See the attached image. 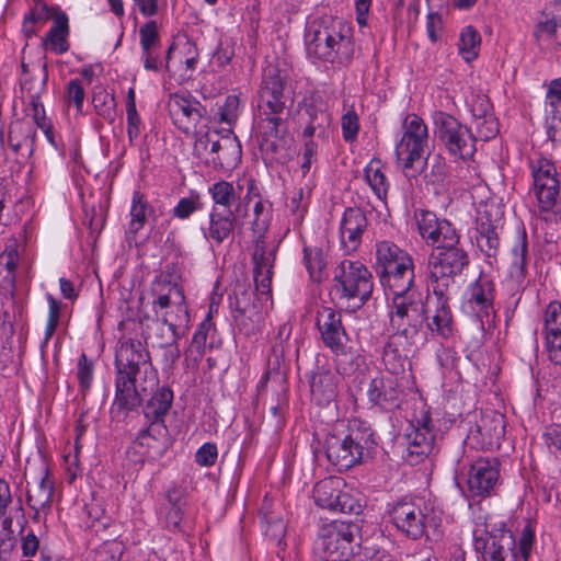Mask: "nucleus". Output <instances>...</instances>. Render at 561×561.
<instances>
[{
	"instance_id": "1",
	"label": "nucleus",
	"mask_w": 561,
	"mask_h": 561,
	"mask_svg": "<svg viewBox=\"0 0 561 561\" xmlns=\"http://www.w3.org/2000/svg\"><path fill=\"white\" fill-rule=\"evenodd\" d=\"M116 391L111 412L125 415L140 405L142 396L158 385V374L140 341H122L115 353Z\"/></svg>"
},
{
	"instance_id": "2",
	"label": "nucleus",
	"mask_w": 561,
	"mask_h": 561,
	"mask_svg": "<svg viewBox=\"0 0 561 561\" xmlns=\"http://www.w3.org/2000/svg\"><path fill=\"white\" fill-rule=\"evenodd\" d=\"M344 31L340 21H313L306 31L308 55L331 64H348L354 48L351 37Z\"/></svg>"
},
{
	"instance_id": "3",
	"label": "nucleus",
	"mask_w": 561,
	"mask_h": 561,
	"mask_svg": "<svg viewBox=\"0 0 561 561\" xmlns=\"http://www.w3.org/2000/svg\"><path fill=\"white\" fill-rule=\"evenodd\" d=\"M193 153L198 158L207 157L206 163L214 170L232 171L241 162L242 148L231 128L214 129L196 135Z\"/></svg>"
},
{
	"instance_id": "4",
	"label": "nucleus",
	"mask_w": 561,
	"mask_h": 561,
	"mask_svg": "<svg viewBox=\"0 0 561 561\" xmlns=\"http://www.w3.org/2000/svg\"><path fill=\"white\" fill-rule=\"evenodd\" d=\"M369 426L359 421L350 424L348 433L344 436L329 434L324 439V451L328 460L343 471L359 463L364 449L375 442Z\"/></svg>"
},
{
	"instance_id": "5",
	"label": "nucleus",
	"mask_w": 561,
	"mask_h": 561,
	"mask_svg": "<svg viewBox=\"0 0 561 561\" xmlns=\"http://www.w3.org/2000/svg\"><path fill=\"white\" fill-rule=\"evenodd\" d=\"M402 128L403 135L396 147V156L404 175L412 179L416 178L425 165L422 159L428 144V130L424 121L416 114L407 115Z\"/></svg>"
},
{
	"instance_id": "6",
	"label": "nucleus",
	"mask_w": 561,
	"mask_h": 561,
	"mask_svg": "<svg viewBox=\"0 0 561 561\" xmlns=\"http://www.w3.org/2000/svg\"><path fill=\"white\" fill-rule=\"evenodd\" d=\"M333 291L347 307L359 308L373 293L371 274L360 262L344 260L335 270Z\"/></svg>"
},
{
	"instance_id": "7",
	"label": "nucleus",
	"mask_w": 561,
	"mask_h": 561,
	"mask_svg": "<svg viewBox=\"0 0 561 561\" xmlns=\"http://www.w3.org/2000/svg\"><path fill=\"white\" fill-rule=\"evenodd\" d=\"M426 309L417 290L394 295L390 325L394 335L414 341L425 320Z\"/></svg>"
},
{
	"instance_id": "8",
	"label": "nucleus",
	"mask_w": 561,
	"mask_h": 561,
	"mask_svg": "<svg viewBox=\"0 0 561 561\" xmlns=\"http://www.w3.org/2000/svg\"><path fill=\"white\" fill-rule=\"evenodd\" d=\"M433 124L435 136L450 156L462 160L473 157L477 139L455 116L436 111L433 113Z\"/></svg>"
},
{
	"instance_id": "9",
	"label": "nucleus",
	"mask_w": 561,
	"mask_h": 561,
	"mask_svg": "<svg viewBox=\"0 0 561 561\" xmlns=\"http://www.w3.org/2000/svg\"><path fill=\"white\" fill-rule=\"evenodd\" d=\"M485 518L483 524H477L473 530L474 549L482 554L484 561H516V542L513 534L505 529L493 528Z\"/></svg>"
},
{
	"instance_id": "10",
	"label": "nucleus",
	"mask_w": 561,
	"mask_h": 561,
	"mask_svg": "<svg viewBox=\"0 0 561 561\" xmlns=\"http://www.w3.org/2000/svg\"><path fill=\"white\" fill-rule=\"evenodd\" d=\"M318 549L323 561L352 560L359 549V545L355 541L354 527L339 522L323 526Z\"/></svg>"
},
{
	"instance_id": "11",
	"label": "nucleus",
	"mask_w": 561,
	"mask_h": 561,
	"mask_svg": "<svg viewBox=\"0 0 561 561\" xmlns=\"http://www.w3.org/2000/svg\"><path fill=\"white\" fill-rule=\"evenodd\" d=\"M316 504L324 510L342 514H359L362 504L350 490L344 489L343 479L330 477L313 488Z\"/></svg>"
},
{
	"instance_id": "12",
	"label": "nucleus",
	"mask_w": 561,
	"mask_h": 561,
	"mask_svg": "<svg viewBox=\"0 0 561 561\" xmlns=\"http://www.w3.org/2000/svg\"><path fill=\"white\" fill-rule=\"evenodd\" d=\"M428 260L430 277L434 286L445 290L455 276L462 273L469 264L468 253L457 244L437 249Z\"/></svg>"
},
{
	"instance_id": "13",
	"label": "nucleus",
	"mask_w": 561,
	"mask_h": 561,
	"mask_svg": "<svg viewBox=\"0 0 561 561\" xmlns=\"http://www.w3.org/2000/svg\"><path fill=\"white\" fill-rule=\"evenodd\" d=\"M493 283L488 277H479L470 285L462 310L477 319L480 329L485 331L493 325Z\"/></svg>"
},
{
	"instance_id": "14",
	"label": "nucleus",
	"mask_w": 561,
	"mask_h": 561,
	"mask_svg": "<svg viewBox=\"0 0 561 561\" xmlns=\"http://www.w3.org/2000/svg\"><path fill=\"white\" fill-rule=\"evenodd\" d=\"M168 111L173 124L186 135L197 134V126L207 117L206 107L191 94L172 93L168 101Z\"/></svg>"
},
{
	"instance_id": "15",
	"label": "nucleus",
	"mask_w": 561,
	"mask_h": 561,
	"mask_svg": "<svg viewBox=\"0 0 561 561\" xmlns=\"http://www.w3.org/2000/svg\"><path fill=\"white\" fill-rule=\"evenodd\" d=\"M153 296V310L159 316L158 309H174L176 320L188 321V311L185 305L183 289L172 280L170 275L161 274L151 284Z\"/></svg>"
},
{
	"instance_id": "16",
	"label": "nucleus",
	"mask_w": 561,
	"mask_h": 561,
	"mask_svg": "<svg viewBox=\"0 0 561 561\" xmlns=\"http://www.w3.org/2000/svg\"><path fill=\"white\" fill-rule=\"evenodd\" d=\"M390 520L396 528L411 539H419L425 534L426 514L420 504L401 500L389 512Z\"/></svg>"
},
{
	"instance_id": "17",
	"label": "nucleus",
	"mask_w": 561,
	"mask_h": 561,
	"mask_svg": "<svg viewBox=\"0 0 561 561\" xmlns=\"http://www.w3.org/2000/svg\"><path fill=\"white\" fill-rule=\"evenodd\" d=\"M421 237L437 249L458 244L459 237L449 220L440 219L436 213H420L415 216Z\"/></svg>"
},
{
	"instance_id": "18",
	"label": "nucleus",
	"mask_w": 561,
	"mask_h": 561,
	"mask_svg": "<svg viewBox=\"0 0 561 561\" xmlns=\"http://www.w3.org/2000/svg\"><path fill=\"white\" fill-rule=\"evenodd\" d=\"M431 417L427 412L412 421L404 434L408 457L410 461H417L419 457L427 456L434 447L435 435L431 427Z\"/></svg>"
},
{
	"instance_id": "19",
	"label": "nucleus",
	"mask_w": 561,
	"mask_h": 561,
	"mask_svg": "<svg viewBox=\"0 0 561 561\" xmlns=\"http://www.w3.org/2000/svg\"><path fill=\"white\" fill-rule=\"evenodd\" d=\"M172 401L173 391L169 387H161L150 398L145 407V416L151 422V424L137 437L139 445L151 447V440H154L153 433L163 427V416L170 410Z\"/></svg>"
},
{
	"instance_id": "20",
	"label": "nucleus",
	"mask_w": 561,
	"mask_h": 561,
	"mask_svg": "<svg viewBox=\"0 0 561 561\" xmlns=\"http://www.w3.org/2000/svg\"><path fill=\"white\" fill-rule=\"evenodd\" d=\"M535 194L541 205V210H550L557 202L560 182L557 179V169L551 161L541 160L533 171Z\"/></svg>"
},
{
	"instance_id": "21",
	"label": "nucleus",
	"mask_w": 561,
	"mask_h": 561,
	"mask_svg": "<svg viewBox=\"0 0 561 561\" xmlns=\"http://www.w3.org/2000/svg\"><path fill=\"white\" fill-rule=\"evenodd\" d=\"M502 228L503 216L500 213H479L477 216V244L488 257H494L499 253Z\"/></svg>"
},
{
	"instance_id": "22",
	"label": "nucleus",
	"mask_w": 561,
	"mask_h": 561,
	"mask_svg": "<svg viewBox=\"0 0 561 561\" xmlns=\"http://www.w3.org/2000/svg\"><path fill=\"white\" fill-rule=\"evenodd\" d=\"M381 283L387 286L392 295H400L416 290L414 285V264L410 255L403 256L383 270L378 272Z\"/></svg>"
},
{
	"instance_id": "23",
	"label": "nucleus",
	"mask_w": 561,
	"mask_h": 561,
	"mask_svg": "<svg viewBox=\"0 0 561 561\" xmlns=\"http://www.w3.org/2000/svg\"><path fill=\"white\" fill-rule=\"evenodd\" d=\"M500 470L495 459L480 458L468 472V488L472 495H489L499 481Z\"/></svg>"
},
{
	"instance_id": "24",
	"label": "nucleus",
	"mask_w": 561,
	"mask_h": 561,
	"mask_svg": "<svg viewBox=\"0 0 561 561\" xmlns=\"http://www.w3.org/2000/svg\"><path fill=\"white\" fill-rule=\"evenodd\" d=\"M251 296L247 290L237 295L233 310V320L245 335L256 334L264 323V312L257 304L251 302Z\"/></svg>"
},
{
	"instance_id": "25",
	"label": "nucleus",
	"mask_w": 561,
	"mask_h": 561,
	"mask_svg": "<svg viewBox=\"0 0 561 561\" xmlns=\"http://www.w3.org/2000/svg\"><path fill=\"white\" fill-rule=\"evenodd\" d=\"M316 323L321 334V340L329 348L341 346L348 342V335L342 324V316L330 307H321L317 312Z\"/></svg>"
},
{
	"instance_id": "26",
	"label": "nucleus",
	"mask_w": 561,
	"mask_h": 561,
	"mask_svg": "<svg viewBox=\"0 0 561 561\" xmlns=\"http://www.w3.org/2000/svg\"><path fill=\"white\" fill-rule=\"evenodd\" d=\"M413 346L414 341L391 334L382 355L386 369L393 375L404 373L411 366L410 356L414 351Z\"/></svg>"
},
{
	"instance_id": "27",
	"label": "nucleus",
	"mask_w": 561,
	"mask_h": 561,
	"mask_svg": "<svg viewBox=\"0 0 561 561\" xmlns=\"http://www.w3.org/2000/svg\"><path fill=\"white\" fill-rule=\"evenodd\" d=\"M433 291L436 296V300L434 309L426 310V313H430L426 318L427 328L432 333L443 339H448L454 332V319L448 299L444 296V290L439 285L434 286Z\"/></svg>"
},
{
	"instance_id": "28",
	"label": "nucleus",
	"mask_w": 561,
	"mask_h": 561,
	"mask_svg": "<svg viewBox=\"0 0 561 561\" xmlns=\"http://www.w3.org/2000/svg\"><path fill=\"white\" fill-rule=\"evenodd\" d=\"M254 264V283L255 290L261 297L267 300L271 294L272 274L275 261V250L266 249L263 244L259 243L252 254Z\"/></svg>"
},
{
	"instance_id": "29",
	"label": "nucleus",
	"mask_w": 561,
	"mask_h": 561,
	"mask_svg": "<svg viewBox=\"0 0 561 561\" xmlns=\"http://www.w3.org/2000/svg\"><path fill=\"white\" fill-rule=\"evenodd\" d=\"M339 377L332 370L317 367L311 374L309 385L312 400L319 405L333 402L337 394Z\"/></svg>"
},
{
	"instance_id": "30",
	"label": "nucleus",
	"mask_w": 561,
	"mask_h": 561,
	"mask_svg": "<svg viewBox=\"0 0 561 561\" xmlns=\"http://www.w3.org/2000/svg\"><path fill=\"white\" fill-rule=\"evenodd\" d=\"M170 316L171 312L162 314L161 318L156 316L157 318L150 324H147V339L159 347L173 346L180 337L178 328L185 323L176 320V318L172 319Z\"/></svg>"
},
{
	"instance_id": "31",
	"label": "nucleus",
	"mask_w": 561,
	"mask_h": 561,
	"mask_svg": "<svg viewBox=\"0 0 561 561\" xmlns=\"http://www.w3.org/2000/svg\"><path fill=\"white\" fill-rule=\"evenodd\" d=\"M53 15V26L47 33L44 45L55 54L61 55L68 51L69 43V20L66 14L58 5H55Z\"/></svg>"
},
{
	"instance_id": "32",
	"label": "nucleus",
	"mask_w": 561,
	"mask_h": 561,
	"mask_svg": "<svg viewBox=\"0 0 561 561\" xmlns=\"http://www.w3.org/2000/svg\"><path fill=\"white\" fill-rule=\"evenodd\" d=\"M18 240L10 239L0 254V286L8 291L15 288V272L19 263Z\"/></svg>"
},
{
	"instance_id": "33",
	"label": "nucleus",
	"mask_w": 561,
	"mask_h": 561,
	"mask_svg": "<svg viewBox=\"0 0 561 561\" xmlns=\"http://www.w3.org/2000/svg\"><path fill=\"white\" fill-rule=\"evenodd\" d=\"M305 115L307 125L304 129V136L310 138L317 134L319 137H323L331 124V115L323 104H317L314 101L305 103Z\"/></svg>"
},
{
	"instance_id": "34",
	"label": "nucleus",
	"mask_w": 561,
	"mask_h": 561,
	"mask_svg": "<svg viewBox=\"0 0 561 561\" xmlns=\"http://www.w3.org/2000/svg\"><path fill=\"white\" fill-rule=\"evenodd\" d=\"M527 254V234L523 228L518 234L516 244L512 249V262L510 267V277L517 285H520L526 277Z\"/></svg>"
},
{
	"instance_id": "35",
	"label": "nucleus",
	"mask_w": 561,
	"mask_h": 561,
	"mask_svg": "<svg viewBox=\"0 0 561 561\" xmlns=\"http://www.w3.org/2000/svg\"><path fill=\"white\" fill-rule=\"evenodd\" d=\"M185 504L186 502L182 490L174 488L168 491L167 503L164 504V523L168 529H180Z\"/></svg>"
},
{
	"instance_id": "36",
	"label": "nucleus",
	"mask_w": 561,
	"mask_h": 561,
	"mask_svg": "<svg viewBox=\"0 0 561 561\" xmlns=\"http://www.w3.org/2000/svg\"><path fill=\"white\" fill-rule=\"evenodd\" d=\"M55 7H48L44 0L35 1L34 5L24 15L22 31L30 38L37 33L36 25H43L48 20H53Z\"/></svg>"
},
{
	"instance_id": "37",
	"label": "nucleus",
	"mask_w": 561,
	"mask_h": 561,
	"mask_svg": "<svg viewBox=\"0 0 561 561\" xmlns=\"http://www.w3.org/2000/svg\"><path fill=\"white\" fill-rule=\"evenodd\" d=\"M367 227L365 213H344L341 221V238L343 242L348 241L355 248L360 236Z\"/></svg>"
},
{
	"instance_id": "38",
	"label": "nucleus",
	"mask_w": 561,
	"mask_h": 561,
	"mask_svg": "<svg viewBox=\"0 0 561 561\" xmlns=\"http://www.w3.org/2000/svg\"><path fill=\"white\" fill-rule=\"evenodd\" d=\"M490 104L486 99H481L480 107L472 108L476 117V128L479 137L483 140L492 139L499 133V124L496 118L489 113Z\"/></svg>"
},
{
	"instance_id": "39",
	"label": "nucleus",
	"mask_w": 561,
	"mask_h": 561,
	"mask_svg": "<svg viewBox=\"0 0 561 561\" xmlns=\"http://www.w3.org/2000/svg\"><path fill=\"white\" fill-rule=\"evenodd\" d=\"M341 343V346L330 348L334 354V360L339 373L350 375L360 366V355L357 350L347 344Z\"/></svg>"
},
{
	"instance_id": "40",
	"label": "nucleus",
	"mask_w": 561,
	"mask_h": 561,
	"mask_svg": "<svg viewBox=\"0 0 561 561\" xmlns=\"http://www.w3.org/2000/svg\"><path fill=\"white\" fill-rule=\"evenodd\" d=\"M209 193L216 205L230 209L234 207L238 194L242 193V184L218 181L209 188Z\"/></svg>"
},
{
	"instance_id": "41",
	"label": "nucleus",
	"mask_w": 561,
	"mask_h": 561,
	"mask_svg": "<svg viewBox=\"0 0 561 561\" xmlns=\"http://www.w3.org/2000/svg\"><path fill=\"white\" fill-rule=\"evenodd\" d=\"M234 221L233 213H210L208 237L222 242L233 231Z\"/></svg>"
},
{
	"instance_id": "42",
	"label": "nucleus",
	"mask_w": 561,
	"mask_h": 561,
	"mask_svg": "<svg viewBox=\"0 0 561 561\" xmlns=\"http://www.w3.org/2000/svg\"><path fill=\"white\" fill-rule=\"evenodd\" d=\"M53 496V481L49 479L47 472L39 482L27 490V502L30 506L39 511L49 505Z\"/></svg>"
},
{
	"instance_id": "43",
	"label": "nucleus",
	"mask_w": 561,
	"mask_h": 561,
	"mask_svg": "<svg viewBox=\"0 0 561 561\" xmlns=\"http://www.w3.org/2000/svg\"><path fill=\"white\" fill-rule=\"evenodd\" d=\"M234 210H264L263 199L254 180L242 184V193L238 194Z\"/></svg>"
},
{
	"instance_id": "44",
	"label": "nucleus",
	"mask_w": 561,
	"mask_h": 561,
	"mask_svg": "<svg viewBox=\"0 0 561 561\" xmlns=\"http://www.w3.org/2000/svg\"><path fill=\"white\" fill-rule=\"evenodd\" d=\"M559 27H561V18L552 11L543 9L537 18L534 35L538 41H550Z\"/></svg>"
},
{
	"instance_id": "45",
	"label": "nucleus",
	"mask_w": 561,
	"mask_h": 561,
	"mask_svg": "<svg viewBox=\"0 0 561 561\" xmlns=\"http://www.w3.org/2000/svg\"><path fill=\"white\" fill-rule=\"evenodd\" d=\"M266 94L280 100L284 98V80L275 67H268L263 73L259 98H265Z\"/></svg>"
},
{
	"instance_id": "46",
	"label": "nucleus",
	"mask_w": 561,
	"mask_h": 561,
	"mask_svg": "<svg viewBox=\"0 0 561 561\" xmlns=\"http://www.w3.org/2000/svg\"><path fill=\"white\" fill-rule=\"evenodd\" d=\"M266 94L280 100L284 98V80L275 67H268L263 73L259 98H265Z\"/></svg>"
},
{
	"instance_id": "47",
	"label": "nucleus",
	"mask_w": 561,
	"mask_h": 561,
	"mask_svg": "<svg viewBox=\"0 0 561 561\" xmlns=\"http://www.w3.org/2000/svg\"><path fill=\"white\" fill-rule=\"evenodd\" d=\"M481 44L479 32L471 25L466 26L460 34L459 54L470 62L478 57Z\"/></svg>"
},
{
	"instance_id": "48",
	"label": "nucleus",
	"mask_w": 561,
	"mask_h": 561,
	"mask_svg": "<svg viewBox=\"0 0 561 561\" xmlns=\"http://www.w3.org/2000/svg\"><path fill=\"white\" fill-rule=\"evenodd\" d=\"M379 161H370L365 168V178L376 196L380 201H386L389 184L385 173L379 167Z\"/></svg>"
},
{
	"instance_id": "49",
	"label": "nucleus",
	"mask_w": 561,
	"mask_h": 561,
	"mask_svg": "<svg viewBox=\"0 0 561 561\" xmlns=\"http://www.w3.org/2000/svg\"><path fill=\"white\" fill-rule=\"evenodd\" d=\"M409 254L401 250L398 245L389 241H381L377 244L376 257H377V273L380 270L386 268L390 264L398 262L401 256H408Z\"/></svg>"
},
{
	"instance_id": "50",
	"label": "nucleus",
	"mask_w": 561,
	"mask_h": 561,
	"mask_svg": "<svg viewBox=\"0 0 561 561\" xmlns=\"http://www.w3.org/2000/svg\"><path fill=\"white\" fill-rule=\"evenodd\" d=\"M92 103L100 116L110 121L114 119L116 106L114 95L110 94L105 89L101 88L94 91Z\"/></svg>"
},
{
	"instance_id": "51",
	"label": "nucleus",
	"mask_w": 561,
	"mask_h": 561,
	"mask_svg": "<svg viewBox=\"0 0 561 561\" xmlns=\"http://www.w3.org/2000/svg\"><path fill=\"white\" fill-rule=\"evenodd\" d=\"M30 106H31V115L34 121V123L37 125L38 128L44 130V133L49 136L51 134V124L46 118L45 115V108L41 101L39 91L30 94Z\"/></svg>"
},
{
	"instance_id": "52",
	"label": "nucleus",
	"mask_w": 561,
	"mask_h": 561,
	"mask_svg": "<svg viewBox=\"0 0 561 561\" xmlns=\"http://www.w3.org/2000/svg\"><path fill=\"white\" fill-rule=\"evenodd\" d=\"M283 113H272L268 110H261L260 127L263 129L266 138L278 137L284 119L282 118Z\"/></svg>"
},
{
	"instance_id": "53",
	"label": "nucleus",
	"mask_w": 561,
	"mask_h": 561,
	"mask_svg": "<svg viewBox=\"0 0 561 561\" xmlns=\"http://www.w3.org/2000/svg\"><path fill=\"white\" fill-rule=\"evenodd\" d=\"M240 100L239 96L231 94L225 100V103L219 106L218 122L232 126L236 124L239 116Z\"/></svg>"
},
{
	"instance_id": "54",
	"label": "nucleus",
	"mask_w": 561,
	"mask_h": 561,
	"mask_svg": "<svg viewBox=\"0 0 561 561\" xmlns=\"http://www.w3.org/2000/svg\"><path fill=\"white\" fill-rule=\"evenodd\" d=\"M546 335H561V305L551 302L545 312Z\"/></svg>"
},
{
	"instance_id": "55",
	"label": "nucleus",
	"mask_w": 561,
	"mask_h": 561,
	"mask_svg": "<svg viewBox=\"0 0 561 561\" xmlns=\"http://www.w3.org/2000/svg\"><path fill=\"white\" fill-rule=\"evenodd\" d=\"M48 300V319L45 328V339L44 344H47L48 341L54 335L60 318V311H61V302L55 299L51 295H47Z\"/></svg>"
},
{
	"instance_id": "56",
	"label": "nucleus",
	"mask_w": 561,
	"mask_h": 561,
	"mask_svg": "<svg viewBox=\"0 0 561 561\" xmlns=\"http://www.w3.org/2000/svg\"><path fill=\"white\" fill-rule=\"evenodd\" d=\"M141 50L156 49L159 46V33L156 21H148L139 28Z\"/></svg>"
},
{
	"instance_id": "57",
	"label": "nucleus",
	"mask_w": 561,
	"mask_h": 561,
	"mask_svg": "<svg viewBox=\"0 0 561 561\" xmlns=\"http://www.w3.org/2000/svg\"><path fill=\"white\" fill-rule=\"evenodd\" d=\"M271 221L270 213H254V218L252 221V231L254 238V249L257 248V244H263L266 249L265 233L268 230Z\"/></svg>"
},
{
	"instance_id": "58",
	"label": "nucleus",
	"mask_w": 561,
	"mask_h": 561,
	"mask_svg": "<svg viewBox=\"0 0 561 561\" xmlns=\"http://www.w3.org/2000/svg\"><path fill=\"white\" fill-rule=\"evenodd\" d=\"M342 135L345 141L352 142L359 131V118L354 110L347 111L341 118Z\"/></svg>"
},
{
	"instance_id": "59",
	"label": "nucleus",
	"mask_w": 561,
	"mask_h": 561,
	"mask_svg": "<svg viewBox=\"0 0 561 561\" xmlns=\"http://www.w3.org/2000/svg\"><path fill=\"white\" fill-rule=\"evenodd\" d=\"M121 556V545L116 541H106L93 551L92 559L93 561H117Z\"/></svg>"
},
{
	"instance_id": "60",
	"label": "nucleus",
	"mask_w": 561,
	"mask_h": 561,
	"mask_svg": "<svg viewBox=\"0 0 561 561\" xmlns=\"http://www.w3.org/2000/svg\"><path fill=\"white\" fill-rule=\"evenodd\" d=\"M9 133L18 135V138L30 142V152H33L36 138V129L30 122L15 121L11 124Z\"/></svg>"
},
{
	"instance_id": "61",
	"label": "nucleus",
	"mask_w": 561,
	"mask_h": 561,
	"mask_svg": "<svg viewBox=\"0 0 561 561\" xmlns=\"http://www.w3.org/2000/svg\"><path fill=\"white\" fill-rule=\"evenodd\" d=\"M66 96L68 102L76 105L78 112L82 111L83 101L85 96L84 88L79 79H72L66 87Z\"/></svg>"
},
{
	"instance_id": "62",
	"label": "nucleus",
	"mask_w": 561,
	"mask_h": 561,
	"mask_svg": "<svg viewBox=\"0 0 561 561\" xmlns=\"http://www.w3.org/2000/svg\"><path fill=\"white\" fill-rule=\"evenodd\" d=\"M93 375L92 363L88 359L85 354H81L78 362L77 377L82 391L90 389Z\"/></svg>"
},
{
	"instance_id": "63",
	"label": "nucleus",
	"mask_w": 561,
	"mask_h": 561,
	"mask_svg": "<svg viewBox=\"0 0 561 561\" xmlns=\"http://www.w3.org/2000/svg\"><path fill=\"white\" fill-rule=\"evenodd\" d=\"M218 457V450L215 444H204L195 455V461L203 467H210L215 465Z\"/></svg>"
},
{
	"instance_id": "64",
	"label": "nucleus",
	"mask_w": 561,
	"mask_h": 561,
	"mask_svg": "<svg viewBox=\"0 0 561 561\" xmlns=\"http://www.w3.org/2000/svg\"><path fill=\"white\" fill-rule=\"evenodd\" d=\"M547 137L551 142H561V115L558 110H551V116L546 121Z\"/></svg>"
}]
</instances>
